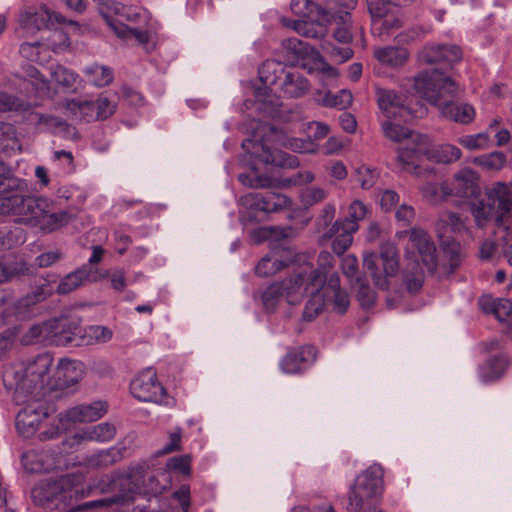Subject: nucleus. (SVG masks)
Instances as JSON below:
<instances>
[{"mask_svg":"<svg viewBox=\"0 0 512 512\" xmlns=\"http://www.w3.org/2000/svg\"><path fill=\"white\" fill-rule=\"evenodd\" d=\"M308 128L313 131L314 140L311 137L288 138L281 131L271 128L270 133L262 141L249 139L243 142L242 147L265 165L292 168L298 165L297 158L278 148H272L270 144L275 143L277 146H283L298 153H314L318 148L315 140L326 137L329 127L322 122L314 121L309 123Z\"/></svg>","mask_w":512,"mask_h":512,"instance_id":"1","label":"nucleus"},{"mask_svg":"<svg viewBox=\"0 0 512 512\" xmlns=\"http://www.w3.org/2000/svg\"><path fill=\"white\" fill-rule=\"evenodd\" d=\"M408 236L404 246L403 282L411 293L418 292L424 283V268L434 272L437 268L436 246L430 235L422 228L397 231L395 238Z\"/></svg>","mask_w":512,"mask_h":512,"instance_id":"2","label":"nucleus"},{"mask_svg":"<svg viewBox=\"0 0 512 512\" xmlns=\"http://www.w3.org/2000/svg\"><path fill=\"white\" fill-rule=\"evenodd\" d=\"M52 363V356L43 353L28 362L11 364L4 369V384L15 390L17 398L21 394L42 398L45 394V387L50 381L49 372Z\"/></svg>","mask_w":512,"mask_h":512,"instance_id":"3","label":"nucleus"},{"mask_svg":"<svg viewBox=\"0 0 512 512\" xmlns=\"http://www.w3.org/2000/svg\"><path fill=\"white\" fill-rule=\"evenodd\" d=\"M468 205L477 227L484 228L492 221L504 225L512 211V192L508 184L496 182L483 196L468 201Z\"/></svg>","mask_w":512,"mask_h":512,"instance_id":"4","label":"nucleus"},{"mask_svg":"<svg viewBox=\"0 0 512 512\" xmlns=\"http://www.w3.org/2000/svg\"><path fill=\"white\" fill-rule=\"evenodd\" d=\"M413 140L415 147L401 150L397 158V165L402 171L418 176L424 172H431V170L421 168L420 163L423 158L437 163L449 164L459 160L462 155L461 150L452 144L430 146V140L425 135H416Z\"/></svg>","mask_w":512,"mask_h":512,"instance_id":"5","label":"nucleus"},{"mask_svg":"<svg viewBox=\"0 0 512 512\" xmlns=\"http://www.w3.org/2000/svg\"><path fill=\"white\" fill-rule=\"evenodd\" d=\"M292 12L299 16L297 20L283 19V25L292 28L299 35L307 38L321 39L326 36L329 21L328 11L319 8L309 0H292Z\"/></svg>","mask_w":512,"mask_h":512,"instance_id":"6","label":"nucleus"},{"mask_svg":"<svg viewBox=\"0 0 512 512\" xmlns=\"http://www.w3.org/2000/svg\"><path fill=\"white\" fill-rule=\"evenodd\" d=\"M363 266L378 288L388 289V279L395 277L400 270V256L397 245L390 240H386L381 242L379 254L373 251L364 252Z\"/></svg>","mask_w":512,"mask_h":512,"instance_id":"7","label":"nucleus"},{"mask_svg":"<svg viewBox=\"0 0 512 512\" xmlns=\"http://www.w3.org/2000/svg\"><path fill=\"white\" fill-rule=\"evenodd\" d=\"M414 89L419 97L432 105L440 106L445 101V97H455L459 87L455 81L437 69H430L415 76Z\"/></svg>","mask_w":512,"mask_h":512,"instance_id":"8","label":"nucleus"},{"mask_svg":"<svg viewBox=\"0 0 512 512\" xmlns=\"http://www.w3.org/2000/svg\"><path fill=\"white\" fill-rule=\"evenodd\" d=\"M49 205L50 200L45 197L13 194L1 200L0 213L16 215L19 222L39 227L45 213L49 212Z\"/></svg>","mask_w":512,"mask_h":512,"instance_id":"9","label":"nucleus"},{"mask_svg":"<svg viewBox=\"0 0 512 512\" xmlns=\"http://www.w3.org/2000/svg\"><path fill=\"white\" fill-rule=\"evenodd\" d=\"M383 469L379 464L369 466L357 476L349 500L355 510L371 509L372 502L383 492Z\"/></svg>","mask_w":512,"mask_h":512,"instance_id":"10","label":"nucleus"},{"mask_svg":"<svg viewBox=\"0 0 512 512\" xmlns=\"http://www.w3.org/2000/svg\"><path fill=\"white\" fill-rule=\"evenodd\" d=\"M65 22V18L54 11H51L46 5L39 8H28L22 11L18 17V23L21 32L25 36L35 35L43 29H50L54 24Z\"/></svg>","mask_w":512,"mask_h":512,"instance_id":"11","label":"nucleus"},{"mask_svg":"<svg viewBox=\"0 0 512 512\" xmlns=\"http://www.w3.org/2000/svg\"><path fill=\"white\" fill-rule=\"evenodd\" d=\"M49 415V407L42 398L31 397L16 417V428L18 433L29 438L39 428L40 423Z\"/></svg>","mask_w":512,"mask_h":512,"instance_id":"12","label":"nucleus"},{"mask_svg":"<svg viewBox=\"0 0 512 512\" xmlns=\"http://www.w3.org/2000/svg\"><path fill=\"white\" fill-rule=\"evenodd\" d=\"M130 391L140 401L168 404L165 390L158 382L156 372L151 368L141 372L131 382Z\"/></svg>","mask_w":512,"mask_h":512,"instance_id":"13","label":"nucleus"},{"mask_svg":"<svg viewBox=\"0 0 512 512\" xmlns=\"http://www.w3.org/2000/svg\"><path fill=\"white\" fill-rule=\"evenodd\" d=\"M238 202L245 209L265 213L279 212L292 206V200L288 196L275 192H249L241 196Z\"/></svg>","mask_w":512,"mask_h":512,"instance_id":"14","label":"nucleus"},{"mask_svg":"<svg viewBox=\"0 0 512 512\" xmlns=\"http://www.w3.org/2000/svg\"><path fill=\"white\" fill-rule=\"evenodd\" d=\"M82 327L78 318L50 320V343L57 346H79Z\"/></svg>","mask_w":512,"mask_h":512,"instance_id":"15","label":"nucleus"},{"mask_svg":"<svg viewBox=\"0 0 512 512\" xmlns=\"http://www.w3.org/2000/svg\"><path fill=\"white\" fill-rule=\"evenodd\" d=\"M376 96L378 107L386 118L385 120H408L411 113L402 95L393 90L378 88Z\"/></svg>","mask_w":512,"mask_h":512,"instance_id":"16","label":"nucleus"},{"mask_svg":"<svg viewBox=\"0 0 512 512\" xmlns=\"http://www.w3.org/2000/svg\"><path fill=\"white\" fill-rule=\"evenodd\" d=\"M290 67L285 66L278 60H266L258 69L259 79L264 87L255 90V97L259 101H265L269 94L270 87H279L281 80L284 78Z\"/></svg>","mask_w":512,"mask_h":512,"instance_id":"17","label":"nucleus"},{"mask_svg":"<svg viewBox=\"0 0 512 512\" xmlns=\"http://www.w3.org/2000/svg\"><path fill=\"white\" fill-rule=\"evenodd\" d=\"M315 275L320 277L318 272L308 274V271L303 268L280 283L282 292L289 304L294 305L298 303L305 293H310L312 290L310 283Z\"/></svg>","mask_w":512,"mask_h":512,"instance_id":"18","label":"nucleus"},{"mask_svg":"<svg viewBox=\"0 0 512 512\" xmlns=\"http://www.w3.org/2000/svg\"><path fill=\"white\" fill-rule=\"evenodd\" d=\"M53 35L59 39V46L55 44L48 45L40 41L25 42L21 44L19 49L21 56L29 61L42 64L50 57V47L57 50L61 46L68 47L70 45L69 39L63 31H55Z\"/></svg>","mask_w":512,"mask_h":512,"instance_id":"19","label":"nucleus"},{"mask_svg":"<svg viewBox=\"0 0 512 512\" xmlns=\"http://www.w3.org/2000/svg\"><path fill=\"white\" fill-rule=\"evenodd\" d=\"M315 358L316 350L313 346H302L290 350L280 362V367L288 374L299 373L313 363Z\"/></svg>","mask_w":512,"mask_h":512,"instance_id":"20","label":"nucleus"},{"mask_svg":"<svg viewBox=\"0 0 512 512\" xmlns=\"http://www.w3.org/2000/svg\"><path fill=\"white\" fill-rule=\"evenodd\" d=\"M107 408V403L104 401L81 404L67 409L62 414V419L72 423L93 422L104 416Z\"/></svg>","mask_w":512,"mask_h":512,"instance_id":"21","label":"nucleus"},{"mask_svg":"<svg viewBox=\"0 0 512 512\" xmlns=\"http://www.w3.org/2000/svg\"><path fill=\"white\" fill-rule=\"evenodd\" d=\"M85 367L79 360L60 359L56 369V386L69 389L76 385L84 376Z\"/></svg>","mask_w":512,"mask_h":512,"instance_id":"22","label":"nucleus"},{"mask_svg":"<svg viewBox=\"0 0 512 512\" xmlns=\"http://www.w3.org/2000/svg\"><path fill=\"white\" fill-rule=\"evenodd\" d=\"M478 175L471 168H464L454 175L452 194L469 201L480 195Z\"/></svg>","mask_w":512,"mask_h":512,"instance_id":"23","label":"nucleus"},{"mask_svg":"<svg viewBox=\"0 0 512 512\" xmlns=\"http://www.w3.org/2000/svg\"><path fill=\"white\" fill-rule=\"evenodd\" d=\"M309 88V81L304 75L294 67H290L277 90L283 97L300 98L309 91Z\"/></svg>","mask_w":512,"mask_h":512,"instance_id":"24","label":"nucleus"},{"mask_svg":"<svg viewBox=\"0 0 512 512\" xmlns=\"http://www.w3.org/2000/svg\"><path fill=\"white\" fill-rule=\"evenodd\" d=\"M373 55L380 64L392 69H400L408 63L410 50L407 47L388 45L376 47Z\"/></svg>","mask_w":512,"mask_h":512,"instance_id":"25","label":"nucleus"},{"mask_svg":"<svg viewBox=\"0 0 512 512\" xmlns=\"http://www.w3.org/2000/svg\"><path fill=\"white\" fill-rule=\"evenodd\" d=\"M324 295L326 302H332L333 310L336 313L344 314L350 304L349 295L347 292L340 287V278L336 272H333L327 281L326 285H323Z\"/></svg>","mask_w":512,"mask_h":512,"instance_id":"26","label":"nucleus"},{"mask_svg":"<svg viewBox=\"0 0 512 512\" xmlns=\"http://www.w3.org/2000/svg\"><path fill=\"white\" fill-rule=\"evenodd\" d=\"M468 218L452 211H444L439 216L436 223V230L439 238L448 237L449 233L453 234H470L468 227Z\"/></svg>","mask_w":512,"mask_h":512,"instance_id":"27","label":"nucleus"},{"mask_svg":"<svg viewBox=\"0 0 512 512\" xmlns=\"http://www.w3.org/2000/svg\"><path fill=\"white\" fill-rule=\"evenodd\" d=\"M310 285H312V290L309 293L310 297L305 304L302 314V319L307 322H310L318 317L323 312V309L327 303L321 278H319L318 275L314 276Z\"/></svg>","mask_w":512,"mask_h":512,"instance_id":"28","label":"nucleus"},{"mask_svg":"<svg viewBox=\"0 0 512 512\" xmlns=\"http://www.w3.org/2000/svg\"><path fill=\"white\" fill-rule=\"evenodd\" d=\"M452 98L453 97H445V101L439 106L442 115L457 123H471L476 115L474 107L468 103L451 102L450 99Z\"/></svg>","mask_w":512,"mask_h":512,"instance_id":"29","label":"nucleus"},{"mask_svg":"<svg viewBox=\"0 0 512 512\" xmlns=\"http://www.w3.org/2000/svg\"><path fill=\"white\" fill-rule=\"evenodd\" d=\"M292 262V252L283 250L281 254L274 253L263 257L257 264L255 271L259 276H272Z\"/></svg>","mask_w":512,"mask_h":512,"instance_id":"30","label":"nucleus"},{"mask_svg":"<svg viewBox=\"0 0 512 512\" xmlns=\"http://www.w3.org/2000/svg\"><path fill=\"white\" fill-rule=\"evenodd\" d=\"M334 2H328V18L329 21L325 22L326 26L332 22L336 25L333 32V37L339 43L347 44L352 40V33L350 31L351 15L347 11H337L332 14Z\"/></svg>","mask_w":512,"mask_h":512,"instance_id":"31","label":"nucleus"},{"mask_svg":"<svg viewBox=\"0 0 512 512\" xmlns=\"http://www.w3.org/2000/svg\"><path fill=\"white\" fill-rule=\"evenodd\" d=\"M64 114L73 120L95 121L96 110L94 100L84 98L67 100L64 105Z\"/></svg>","mask_w":512,"mask_h":512,"instance_id":"32","label":"nucleus"},{"mask_svg":"<svg viewBox=\"0 0 512 512\" xmlns=\"http://www.w3.org/2000/svg\"><path fill=\"white\" fill-rule=\"evenodd\" d=\"M171 485V475L167 470L159 469L144 475L143 486L137 487L138 494L158 495Z\"/></svg>","mask_w":512,"mask_h":512,"instance_id":"33","label":"nucleus"},{"mask_svg":"<svg viewBox=\"0 0 512 512\" xmlns=\"http://www.w3.org/2000/svg\"><path fill=\"white\" fill-rule=\"evenodd\" d=\"M116 435V427L108 422L100 423L85 429H82L74 434L75 442L82 441H95V442H108Z\"/></svg>","mask_w":512,"mask_h":512,"instance_id":"34","label":"nucleus"},{"mask_svg":"<svg viewBox=\"0 0 512 512\" xmlns=\"http://www.w3.org/2000/svg\"><path fill=\"white\" fill-rule=\"evenodd\" d=\"M397 120H383L382 121V130L387 138L394 142H400L404 139H409L410 145H407L405 147L399 148L398 153L406 148H414L415 142L413 140L414 136L420 135L419 133H415L411 131L409 128L401 126L400 124L396 123ZM399 154L397 155V157Z\"/></svg>","mask_w":512,"mask_h":512,"instance_id":"35","label":"nucleus"},{"mask_svg":"<svg viewBox=\"0 0 512 512\" xmlns=\"http://www.w3.org/2000/svg\"><path fill=\"white\" fill-rule=\"evenodd\" d=\"M74 215L68 210L55 211L54 203L50 200L49 212L45 213L39 228L43 231L52 232L70 223Z\"/></svg>","mask_w":512,"mask_h":512,"instance_id":"36","label":"nucleus"},{"mask_svg":"<svg viewBox=\"0 0 512 512\" xmlns=\"http://www.w3.org/2000/svg\"><path fill=\"white\" fill-rule=\"evenodd\" d=\"M508 365L509 361L505 356L491 358L480 366L479 377L484 383L498 380L505 373Z\"/></svg>","mask_w":512,"mask_h":512,"instance_id":"37","label":"nucleus"},{"mask_svg":"<svg viewBox=\"0 0 512 512\" xmlns=\"http://www.w3.org/2000/svg\"><path fill=\"white\" fill-rule=\"evenodd\" d=\"M113 337V331L102 325H90L82 327L80 334L79 346L81 345H98L110 341Z\"/></svg>","mask_w":512,"mask_h":512,"instance_id":"38","label":"nucleus"},{"mask_svg":"<svg viewBox=\"0 0 512 512\" xmlns=\"http://www.w3.org/2000/svg\"><path fill=\"white\" fill-rule=\"evenodd\" d=\"M359 225L348 223V226L340 225L339 231L332 225L330 231L331 235L336 234L332 242V250L337 255H342L352 244L353 234L357 232Z\"/></svg>","mask_w":512,"mask_h":512,"instance_id":"39","label":"nucleus"},{"mask_svg":"<svg viewBox=\"0 0 512 512\" xmlns=\"http://www.w3.org/2000/svg\"><path fill=\"white\" fill-rule=\"evenodd\" d=\"M83 74L88 83L97 87L107 86L113 80L112 70L107 66L99 65L97 63L86 66L83 69Z\"/></svg>","mask_w":512,"mask_h":512,"instance_id":"40","label":"nucleus"},{"mask_svg":"<svg viewBox=\"0 0 512 512\" xmlns=\"http://www.w3.org/2000/svg\"><path fill=\"white\" fill-rule=\"evenodd\" d=\"M26 241V235L22 228L15 225L0 226V251L11 249Z\"/></svg>","mask_w":512,"mask_h":512,"instance_id":"41","label":"nucleus"},{"mask_svg":"<svg viewBox=\"0 0 512 512\" xmlns=\"http://www.w3.org/2000/svg\"><path fill=\"white\" fill-rule=\"evenodd\" d=\"M121 459V452L118 448L111 447L100 450L86 458V465L90 468H106Z\"/></svg>","mask_w":512,"mask_h":512,"instance_id":"42","label":"nucleus"},{"mask_svg":"<svg viewBox=\"0 0 512 512\" xmlns=\"http://www.w3.org/2000/svg\"><path fill=\"white\" fill-rule=\"evenodd\" d=\"M24 78L31 83L36 94L48 97H51L54 94L49 81L34 66H28L25 68Z\"/></svg>","mask_w":512,"mask_h":512,"instance_id":"43","label":"nucleus"},{"mask_svg":"<svg viewBox=\"0 0 512 512\" xmlns=\"http://www.w3.org/2000/svg\"><path fill=\"white\" fill-rule=\"evenodd\" d=\"M20 151L21 147L16 136V129L10 123L0 121V151Z\"/></svg>","mask_w":512,"mask_h":512,"instance_id":"44","label":"nucleus"},{"mask_svg":"<svg viewBox=\"0 0 512 512\" xmlns=\"http://www.w3.org/2000/svg\"><path fill=\"white\" fill-rule=\"evenodd\" d=\"M52 80L63 88H72L78 79V74L62 65H52L49 68Z\"/></svg>","mask_w":512,"mask_h":512,"instance_id":"45","label":"nucleus"},{"mask_svg":"<svg viewBox=\"0 0 512 512\" xmlns=\"http://www.w3.org/2000/svg\"><path fill=\"white\" fill-rule=\"evenodd\" d=\"M318 267L313 268L312 266H306L304 270L308 271V274H314L315 272H318L321 277L322 286L327 284V281L329 279V276L332 274L330 273L331 269L334 267L335 259L327 251H322L318 255Z\"/></svg>","mask_w":512,"mask_h":512,"instance_id":"46","label":"nucleus"},{"mask_svg":"<svg viewBox=\"0 0 512 512\" xmlns=\"http://www.w3.org/2000/svg\"><path fill=\"white\" fill-rule=\"evenodd\" d=\"M368 207L360 200H353L348 207V217L342 221H336L334 227L339 231L340 225L348 226V223L359 225L358 222L365 219Z\"/></svg>","mask_w":512,"mask_h":512,"instance_id":"47","label":"nucleus"},{"mask_svg":"<svg viewBox=\"0 0 512 512\" xmlns=\"http://www.w3.org/2000/svg\"><path fill=\"white\" fill-rule=\"evenodd\" d=\"M401 27V21L393 15L372 20V33L379 38L389 36L395 29Z\"/></svg>","mask_w":512,"mask_h":512,"instance_id":"48","label":"nucleus"},{"mask_svg":"<svg viewBox=\"0 0 512 512\" xmlns=\"http://www.w3.org/2000/svg\"><path fill=\"white\" fill-rule=\"evenodd\" d=\"M320 103L326 107L346 109L352 103V94L348 90H340L337 93L327 92L319 99Z\"/></svg>","mask_w":512,"mask_h":512,"instance_id":"49","label":"nucleus"},{"mask_svg":"<svg viewBox=\"0 0 512 512\" xmlns=\"http://www.w3.org/2000/svg\"><path fill=\"white\" fill-rule=\"evenodd\" d=\"M367 3L372 20L392 14L393 8L402 4L401 0H367Z\"/></svg>","mask_w":512,"mask_h":512,"instance_id":"50","label":"nucleus"},{"mask_svg":"<svg viewBox=\"0 0 512 512\" xmlns=\"http://www.w3.org/2000/svg\"><path fill=\"white\" fill-rule=\"evenodd\" d=\"M30 108L28 101L7 92L0 93V113L22 112Z\"/></svg>","mask_w":512,"mask_h":512,"instance_id":"51","label":"nucleus"},{"mask_svg":"<svg viewBox=\"0 0 512 512\" xmlns=\"http://www.w3.org/2000/svg\"><path fill=\"white\" fill-rule=\"evenodd\" d=\"M457 141L467 150H484L490 145V136L487 132H480L477 134L461 136Z\"/></svg>","mask_w":512,"mask_h":512,"instance_id":"52","label":"nucleus"},{"mask_svg":"<svg viewBox=\"0 0 512 512\" xmlns=\"http://www.w3.org/2000/svg\"><path fill=\"white\" fill-rule=\"evenodd\" d=\"M35 117L39 124L45 125L47 128L54 129L55 132H67L68 136L75 137L77 135L75 128L68 125L60 118L53 115L36 114Z\"/></svg>","mask_w":512,"mask_h":512,"instance_id":"53","label":"nucleus"},{"mask_svg":"<svg viewBox=\"0 0 512 512\" xmlns=\"http://www.w3.org/2000/svg\"><path fill=\"white\" fill-rule=\"evenodd\" d=\"M86 278L87 273L84 270L72 272L61 280L57 287V291L60 294H68L81 286Z\"/></svg>","mask_w":512,"mask_h":512,"instance_id":"54","label":"nucleus"},{"mask_svg":"<svg viewBox=\"0 0 512 512\" xmlns=\"http://www.w3.org/2000/svg\"><path fill=\"white\" fill-rule=\"evenodd\" d=\"M506 162V156L503 152H492L475 158L474 163L487 169L498 171L502 169Z\"/></svg>","mask_w":512,"mask_h":512,"instance_id":"55","label":"nucleus"},{"mask_svg":"<svg viewBox=\"0 0 512 512\" xmlns=\"http://www.w3.org/2000/svg\"><path fill=\"white\" fill-rule=\"evenodd\" d=\"M441 247L443 249L444 254L448 257L451 268H456L462 258V249L461 245L456 242L449 240V237L440 238Z\"/></svg>","mask_w":512,"mask_h":512,"instance_id":"56","label":"nucleus"},{"mask_svg":"<svg viewBox=\"0 0 512 512\" xmlns=\"http://www.w3.org/2000/svg\"><path fill=\"white\" fill-rule=\"evenodd\" d=\"M327 192L320 187H307L300 193V200L305 207H310L325 200Z\"/></svg>","mask_w":512,"mask_h":512,"instance_id":"57","label":"nucleus"},{"mask_svg":"<svg viewBox=\"0 0 512 512\" xmlns=\"http://www.w3.org/2000/svg\"><path fill=\"white\" fill-rule=\"evenodd\" d=\"M420 191L423 198L430 203H438L447 195L446 188L434 182H427L420 188Z\"/></svg>","mask_w":512,"mask_h":512,"instance_id":"58","label":"nucleus"},{"mask_svg":"<svg viewBox=\"0 0 512 512\" xmlns=\"http://www.w3.org/2000/svg\"><path fill=\"white\" fill-rule=\"evenodd\" d=\"M425 31L421 27H412L396 35L395 41L399 47H407L424 38Z\"/></svg>","mask_w":512,"mask_h":512,"instance_id":"59","label":"nucleus"},{"mask_svg":"<svg viewBox=\"0 0 512 512\" xmlns=\"http://www.w3.org/2000/svg\"><path fill=\"white\" fill-rule=\"evenodd\" d=\"M282 48L291 54V61L303 58L307 54V44L298 38H288L282 42Z\"/></svg>","mask_w":512,"mask_h":512,"instance_id":"60","label":"nucleus"},{"mask_svg":"<svg viewBox=\"0 0 512 512\" xmlns=\"http://www.w3.org/2000/svg\"><path fill=\"white\" fill-rule=\"evenodd\" d=\"M51 293V287L48 284H43L32 291V293L21 298L19 300V305L23 307H29L45 300Z\"/></svg>","mask_w":512,"mask_h":512,"instance_id":"61","label":"nucleus"},{"mask_svg":"<svg viewBox=\"0 0 512 512\" xmlns=\"http://www.w3.org/2000/svg\"><path fill=\"white\" fill-rule=\"evenodd\" d=\"M285 297L280 283H274L267 287L262 294V301L266 309L274 310L281 298Z\"/></svg>","mask_w":512,"mask_h":512,"instance_id":"62","label":"nucleus"},{"mask_svg":"<svg viewBox=\"0 0 512 512\" xmlns=\"http://www.w3.org/2000/svg\"><path fill=\"white\" fill-rule=\"evenodd\" d=\"M441 44H429L423 47L418 54L421 63L433 64L442 61Z\"/></svg>","mask_w":512,"mask_h":512,"instance_id":"63","label":"nucleus"},{"mask_svg":"<svg viewBox=\"0 0 512 512\" xmlns=\"http://www.w3.org/2000/svg\"><path fill=\"white\" fill-rule=\"evenodd\" d=\"M96 110V120H105L109 118L116 109L115 104L104 95H100L94 100Z\"/></svg>","mask_w":512,"mask_h":512,"instance_id":"64","label":"nucleus"}]
</instances>
